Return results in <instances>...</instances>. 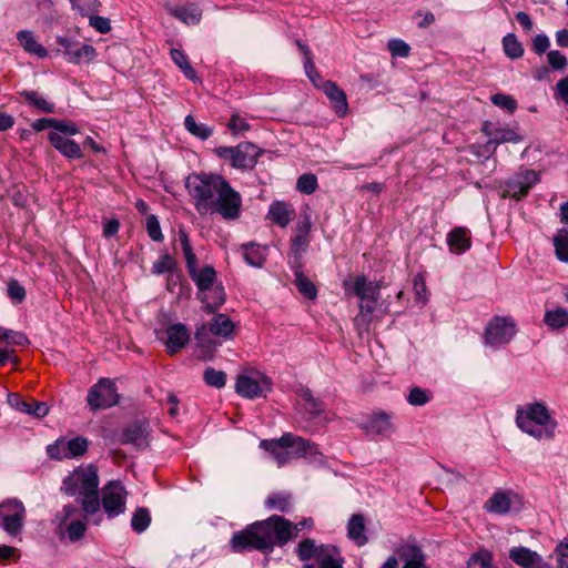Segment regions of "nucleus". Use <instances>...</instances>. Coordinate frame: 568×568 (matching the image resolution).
I'll return each instance as SVG.
<instances>
[{
    "label": "nucleus",
    "mask_w": 568,
    "mask_h": 568,
    "mask_svg": "<svg viewBox=\"0 0 568 568\" xmlns=\"http://www.w3.org/2000/svg\"><path fill=\"white\" fill-rule=\"evenodd\" d=\"M399 556L404 560L403 568H428L425 565V554L416 545H404L399 550Z\"/></svg>",
    "instance_id": "32"
},
{
    "label": "nucleus",
    "mask_w": 568,
    "mask_h": 568,
    "mask_svg": "<svg viewBox=\"0 0 568 568\" xmlns=\"http://www.w3.org/2000/svg\"><path fill=\"white\" fill-rule=\"evenodd\" d=\"M296 189L303 194H312L317 189V179L314 174H303L297 179Z\"/></svg>",
    "instance_id": "55"
},
{
    "label": "nucleus",
    "mask_w": 568,
    "mask_h": 568,
    "mask_svg": "<svg viewBox=\"0 0 568 568\" xmlns=\"http://www.w3.org/2000/svg\"><path fill=\"white\" fill-rule=\"evenodd\" d=\"M296 552L302 561L314 559L320 568H343V559L334 546H317L313 539H305L298 544Z\"/></svg>",
    "instance_id": "6"
},
{
    "label": "nucleus",
    "mask_w": 568,
    "mask_h": 568,
    "mask_svg": "<svg viewBox=\"0 0 568 568\" xmlns=\"http://www.w3.org/2000/svg\"><path fill=\"white\" fill-rule=\"evenodd\" d=\"M509 558L521 568H547L541 556L526 547L511 548Z\"/></svg>",
    "instance_id": "24"
},
{
    "label": "nucleus",
    "mask_w": 568,
    "mask_h": 568,
    "mask_svg": "<svg viewBox=\"0 0 568 568\" xmlns=\"http://www.w3.org/2000/svg\"><path fill=\"white\" fill-rule=\"evenodd\" d=\"M8 295L12 301L21 303L26 298V290L18 281L11 280L8 284Z\"/></svg>",
    "instance_id": "63"
},
{
    "label": "nucleus",
    "mask_w": 568,
    "mask_h": 568,
    "mask_svg": "<svg viewBox=\"0 0 568 568\" xmlns=\"http://www.w3.org/2000/svg\"><path fill=\"white\" fill-rule=\"evenodd\" d=\"M0 519L2 528L10 536H18L26 519V508L22 501L10 498L0 504Z\"/></svg>",
    "instance_id": "13"
},
{
    "label": "nucleus",
    "mask_w": 568,
    "mask_h": 568,
    "mask_svg": "<svg viewBox=\"0 0 568 568\" xmlns=\"http://www.w3.org/2000/svg\"><path fill=\"white\" fill-rule=\"evenodd\" d=\"M295 284L298 292L308 300H314L317 296V290L314 283L306 277L302 272H295Z\"/></svg>",
    "instance_id": "46"
},
{
    "label": "nucleus",
    "mask_w": 568,
    "mask_h": 568,
    "mask_svg": "<svg viewBox=\"0 0 568 568\" xmlns=\"http://www.w3.org/2000/svg\"><path fill=\"white\" fill-rule=\"evenodd\" d=\"M365 520L362 515H353L347 524V536L357 546H364L367 542L365 535Z\"/></svg>",
    "instance_id": "34"
},
{
    "label": "nucleus",
    "mask_w": 568,
    "mask_h": 568,
    "mask_svg": "<svg viewBox=\"0 0 568 568\" xmlns=\"http://www.w3.org/2000/svg\"><path fill=\"white\" fill-rule=\"evenodd\" d=\"M178 241L181 245V248H182V252H183V255L185 258L187 273L190 274L193 271H195L196 268H199V266H197V258H196L195 253L193 252V247L191 245L189 235L186 234V232L184 230L179 231Z\"/></svg>",
    "instance_id": "37"
},
{
    "label": "nucleus",
    "mask_w": 568,
    "mask_h": 568,
    "mask_svg": "<svg viewBox=\"0 0 568 568\" xmlns=\"http://www.w3.org/2000/svg\"><path fill=\"white\" fill-rule=\"evenodd\" d=\"M516 334V325L510 317L495 316L485 329V344L497 348L508 344Z\"/></svg>",
    "instance_id": "12"
},
{
    "label": "nucleus",
    "mask_w": 568,
    "mask_h": 568,
    "mask_svg": "<svg viewBox=\"0 0 568 568\" xmlns=\"http://www.w3.org/2000/svg\"><path fill=\"white\" fill-rule=\"evenodd\" d=\"M0 338L10 345H26L28 338L23 333L0 328Z\"/></svg>",
    "instance_id": "59"
},
{
    "label": "nucleus",
    "mask_w": 568,
    "mask_h": 568,
    "mask_svg": "<svg viewBox=\"0 0 568 568\" xmlns=\"http://www.w3.org/2000/svg\"><path fill=\"white\" fill-rule=\"evenodd\" d=\"M88 404L93 409H105L119 402L115 383L109 378H101L88 393Z\"/></svg>",
    "instance_id": "14"
},
{
    "label": "nucleus",
    "mask_w": 568,
    "mask_h": 568,
    "mask_svg": "<svg viewBox=\"0 0 568 568\" xmlns=\"http://www.w3.org/2000/svg\"><path fill=\"white\" fill-rule=\"evenodd\" d=\"M447 245L454 254L460 255L471 246L470 231L465 226L454 227L447 234Z\"/></svg>",
    "instance_id": "25"
},
{
    "label": "nucleus",
    "mask_w": 568,
    "mask_h": 568,
    "mask_svg": "<svg viewBox=\"0 0 568 568\" xmlns=\"http://www.w3.org/2000/svg\"><path fill=\"white\" fill-rule=\"evenodd\" d=\"M151 524V515L148 508L140 507L138 508L131 518V527L132 529L141 534L145 531Z\"/></svg>",
    "instance_id": "43"
},
{
    "label": "nucleus",
    "mask_w": 568,
    "mask_h": 568,
    "mask_svg": "<svg viewBox=\"0 0 568 568\" xmlns=\"http://www.w3.org/2000/svg\"><path fill=\"white\" fill-rule=\"evenodd\" d=\"M148 427L142 423H133L129 425L122 433V442L133 444L136 447H144L146 443Z\"/></svg>",
    "instance_id": "33"
},
{
    "label": "nucleus",
    "mask_w": 568,
    "mask_h": 568,
    "mask_svg": "<svg viewBox=\"0 0 568 568\" xmlns=\"http://www.w3.org/2000/svg\"><path fill=\"white\" fill-rule=\"evenodd\" d=\"M22 95L24 97V99L31 105H33L38 110H40L42 112H47V113H53L54 112V104L49 102V101H47V99H44L38 92H36V91H24L22 93Z\"/></svg>",
    "instance_id": "48"
},
{
    "label": "nucleus",
    "mask_w": 568,
    "mask_h": 568,
    "mask_svg": "<svg viewBox=\"0 0 568 568\" xmlns=\"http://www.w3.org/2000/svg\"><path fill=\"white\" fill-rule=\"evenodd\" d=\"M557 257L560 261L568 262V231L561 230L554 239Z\"/></svg>",
    "instance_id": "52"
},
{
    "label": "nucleus",
    "mask_w": 568,
    "mask_h": 568,
    "mask_svg": "<svg viewBox=\"0 0 568 568\" xmlns=\"http://www.w3.org/2000/svg\"><path fill=\"white\" fill-rule=\"evenodd\" d=\"M204 382L212 387L222 388L226 383V374L223 371H216L213 367H209L203 374Z\"/></svg>",
    "instance_id": "51"
},
{
    "label": "nucleus",
    "mask_w": 568,
    "mask_h": 568,
    "mask_svg": "<svg viewBox=\"0 0 568 568\" xmlns=\"http://www.w3.org/2000/svg\"><path fill=\"white\" fill-rule=\"evenodd\" d=\"M48 138L52 146L68 160H78L83 158L81 146L70 138L55 132H50Z\"/></svg>",
    "instance_id": "22"
},
{
    "label": "nucleus",
    "mask_w": 568,
    "mask_h": 568,
    "mask_svg": "<svg viewBox=\"0 0 568 568\" xmlns=\"http://www.w3.org/2000/svg\"><path fill=\"white\" fill-rule=\"evenodd\" d=\"M295 214L291 204L274 201L268 209L267 219L281 227H286Z\"/></svg>",
    "instance_id": "27"
},
{
    "label": "nucleus",
    "mask_w": 568,
    "mask_h": 568,
    "mask_svg": "<svg viewBox=\"0 0 568 568\" xmlns=\"http://www.w3.org/2000/svg\"><path fill=\"white\" fill-rule=\"evenodd\" d=\"M165 347L169 354L180 352L189 342L190 333L182 323L171 324L165 332Z\"/></svg>",
    "instance_id": "23"
},
{
    "label": "nucleus",
    "mask_w": 568,
    "mask_h": 568,
    "mask_svg": "<svg viewBox=\"0 0 568 568\" xmlns=\"http://www.w3.org/2000/svg\"><path fill=\"white\" fill-rule=\"evenodd\" d=\"M197 288V298L207 312L213 313L221 307L226 298L224 287L217 283L216 271L211 265L199 267L189 274Z\"/></svg>",
    "instance_id": "4"
},
{
    "label": "nucleus",
    "mask_w": 568,
    "mask_h": 568,
    "mask_svg": "<svg viewBox=\"0 0 568 568\" xmlns=\"http://www.w3.org/2000/svg\"><path fill=\"white\" fill-rule=\"evenodd\" d=\"M234 328L235 324L231 318L223 313H219L212 317L207 325H202V327L196 331L195 337L200 345L204 344L207 333L224 339H230L233 336Z\"/></svg>",
    "instance_id": "17"
},
{
    "label": "nucleus",
    "mask_w": 568,
    "mask_h": 568,
    "mask_svg": "<svg viewBox=\"0 0 568 568\" xmlns=\"http://www.w3.org/2000/svg\"><path fill=\"white\" fill-rule=\"evenodd\" d=\"M99 476L93 465L80 466L63 480L67 495L79 496L84 514L90 517L99 513Z\"/></svg>",
    "instance_id": "2"
},
{
    "label": "nucleus",
    "mask_w": 568,
    "mask_h": 568,
    "mask_svg": "<svg viewBox=\"0 0 568 568\" xmlns=\"http://www.w3.org/2000/svg\"><path fill=\"white\" fill-rule=\"evenodd\" d=\"M510 494L506 491H497L485 504V508L489 513L504 515L511 509Z\"/></svg>",
    "instance_id": "35"
},
{
    "label": "nucleus",
    "mask_w": 568,
    "mask_h": 568,
    "mask_svg": "<svg viewBox=\"0 0 568 568\" xmlns=\"http://www.w3.org/2000/svg\"><path fill=\"white\" fill-rule=\"evenodd\" d=\"M388 50L393 57L405 58L409 54V45L399 39H392L388 41Z\"/></svg>",
    "instance_id": "62"
},
{
    "label": "nucleus",
    "mask_w": 568,
    "mask_h": 568,
    "mask_svg": "<svg viewBox=\"0 0 568 568\" xmlns=\"http://www.w3.org/2000/svg\"><path fill=\"white\" fill-rule=\"evenodd\" d=\"M18 409L38 418L44 417L49 412V408L45 403L34 400L30 403L21 402L18 405Z\"/></svg>",
    "instance_id": "49"
},
{
    "label": "nucleus",
    "mask_w": 568,
    "mask_h": 568,
    "mask_svg": "<svg viewBox=\"0 0 568 568\" xmlns=\"http://www.w3.org/2000/svg\"><path fill=\"white\" fill-rule=\"evenodd\" d=\"M271 390V378L260 371L246 369L236 377L235 392L246 399L266 397Z\"/></svg>",
    "instance_id": "7"
},
{
    "label": "nucleus",
    "mask_w": 568,
    "mask_h": 568,
    "mask_svg": "<svg viewBox=\"0 0 568 568\" xmlns=\"http://www.w3.org/2000/svg\"><path fill=\"white\" fill-rule=\"evenodd\" d=\"M313 525L312 518H305L293 525L284 517L273 515L265 520L255 521L245 529L234 532L230 539V548L233 552L272 551L275 546H284L300 530L312 528Z\"/></svg>",
    "instance_id": "1"
},
{
    "label": "nucleus",
    "mask_w": 568,
    "mask_h": 568,
    "mask_svg": "<svg viewBox=\"0 0 568 568\" xmlns=\"http://www.w3.org/2000/svg\"><path fill=\"white\" fill-rule=\"evenodd\" d=\"M100 495V507H102L109 519L125 513L128 491L121 481H109L102 487Z\"/></svg>",
    "instance_id": "9"
},
{
    "label": "nucleus",
    "mask_w": 568,
    "mask_h": 568,
    "mask_svg": "<svg viewBox=\"0 0 568 568\" xmlns=\"http://www.w3.org/2000/svg\"><path fill=\"white\" fill-rule=\"evenodd\" d=\"M265 506L268 509L286 513L291 508V496L282 493L272 494L266 498Z\"/></svg>",
    "instance_id": "47"
},
{
    "label": "nucleus",
    "mask_w": 568,
    "mask_h": 568,
    "mask_svg": "<svg viewBox=\"0 0 568 568\" xmlns=\"http://www.w3.org/2000/svg\"><path fill=\"white\" fill-rule=\"evenodd\" d=\"M243 258L245 262L254 267H262L266 260V248L255 244L247 243L242 245Z\"/></svg>",
    "instance_id": "36"
},
{
    "label": "nucleus",
    "mask_w": 568,
    "mask_h": 568,
    "mask_svg": "<svg viewBox=\"0 0 568 568\" xmlns=\"http://www.w3.org/2000/svg\"><path fill=\"white\" fill-rule=\"evenodd\" d=\"M545 324L551 329H560L568 326V311L558 307L555 310H548L544 315Z\"/></svg>",
    "instance_id": "38"
},
{
    "label": "nucleus",
    "mask_w": 568,
    "mask_h": 568,
    "mask_svg": "<svg viewBox=\"0 0 568 568\" xmlns=\"http://www.w3.org/2000/svg\"><path fill=\"white\" fill-rule=\"evenodd\" d=\"M490 100L496 106H499L510 113H513L518 106L517 101L511 95L505 93H496Z\"/></svg>",
    "instance_id": "57"
},
{
    "label": "nucleus",
    "mask_w": 568,
    "mask_h": 568,
    "mask_svg": "<svg viewBox=\"0 0 568 568\" xmlns=\"http://www.w3.org/2000/svg\"><path fill=\"white\" fill-rule=\"evenodd\" d=\"M308 235L303 233H297L292 239L291 244V251L294 254L295 257H298L302 255L303 252H305L307 245H308Z\"/></svg>",
    "instance_id": "61"
},
{
    "label": "nucleus",
    "mask_w": 568,
    "mask_h": 568,
    "mask_svg": "<svg viewBox=\"0 0 568 568\" xmlns=\"http://www.w3.org/2000/svg\"><path fill=\"white\" fill-rule=\"evenodd\" d=\"M17 40L23 50L29 54L36 55L40 59H44L49 54L48 50L38 42L33 32L30 30H20L17 33Z\"/></svg>",
    "instance_id": "31"
},
{
    "label": "nucleus",
    "mask_w": 568,
    "mask_h": 568,
    "mask_svg": "<svg viewBox=\"0 0 568 568\" xmlns=\"http://www.w3.org/2000/svg\"><path fill=\"white\" fill-rule=\"evenodd\" d=\"M555 97L568 104V75L557 82Z\"/></svg>",
    "instance_id": "64"
},
{
    "label": "nucleus",
    "mask_w": 568,
    "mask_h": 568,
    "mask_svg": "<svg viewBox=\"0 0 568 568\" xmlns=\"http://www.w3.org/2000/svg\"><path fill=\"white\" fill-rule=\"evenodd\" d=\"M170 13L185 24L194 26L201 21L202 10L195 3L169 8Z\"/></svg>",
    "instance_id": "30"
},
{
    "label": "nucleus",
    "mask_w": 568,
    "mask_h": 568,
    "mask_svg": "<svg viewBox=\"0 0 568 568\" xmlns=\"http://www.w3.org/2000/svg\"><path fill=\"white\" fill-rule=\"evenodd\" d=\"M175 260L169 254H163L153 263L152 273L156 275L172 273L175 270Z\"/></svg>",
    "instance_id": "50"
},
{
    "label": "nucleus",
    "mask_w": 568,
    "mask_h": 568,
    "mask_svg": "<svg viewBox=\"0 0 568 568\" xmlns=\"http://www.w3.org/2000/svg\"><path fill=\"white\" fill-rule=\"evenodd\" d=\"M214 152L236 169H252L258 158V149L251 142H242L235 146H219Z\"/></svg>",
    "instance_id": "10"
},
{
    "label": "nucleus",
    "mask_w": 568,
    "mask_h": 568,
    "mask_svg": "<svg viewBox=\"0 0 568 568\" xmlns=\"http://www.w3.org/2000/svg\"><path fill=\"white\" fill-rule=\"evenodd\" d=\"M210 205L209 213L220 214L224 220H236L240 217L242 207L241 194L235 191L223 178V185L219 186V192Z\"/></svg>",
    "instance_id": "8"
},
{
    "label": "nucleus",
    "mask_w": 568,
    "mask_h": 568,
    "mask_svg": "<svg viewBox=\"0 0 568 568\" xmlns=\"http://www.w3.org/2000/svg\"><path fill=\"white\" fill-rule=\"evenodd\" d=\"M516 425L537 439H549L555 435L557 422L542 403H529L516 412Z\"/></svg>",
    "instance_id": "3"
},
{
    "label": "nucleus",
    "mask_w": 568,
    "mask_h": 568,
    "mask_svg": "<svg viewBox=\"0 0 568 568\" xmlns=\"http://www.w3.org/2000/svg\"><path fill=\"white\" fill-rule=\"evenodd\" d=\"M366 428L369 433L389 436L394 432L392 415L385 412H375L369 417Z\"/></svg>",
    "instance_id": "28"
},
{
    "label": "nucleus",
    "mask_w": 568,
    "mask_h": 568,
    "mask_svg": "<svg viewBox=\"0 0 568 568\" xmlns=\"http://www.w3.org/2000/svg\"><path fill=\"white\" fill-rule=\"evenodd\" d=\"M222 185L223 176L219 174L193 173L185 181L189 194L194 200V206L200 214L209 213L219 186Z\"/></svg>",
    "instance_id": "5"
},
{
    "label": "nucleus",
    "mask_w": 568,
    "mask_h": 568,
    "mask_svg": "<svg viewBox=\"0 0 568 568\" xmlns=\"http://www.w3.org/2000/svg\"><path fill=\"white\" fill-rule=\"evenodd\" d=\"M413 287L416 302L423 305L426 304L428 301V291L426 287L425 277L420 273L415 275L413 280Z\"/></svg>",
    "instance_id": "54"
},
{
    "label": "nucleus",
    "mask_w": 568,
    "mask_h": 568,
    "mask_svg": "<svg viewBox=\"0 0 568 568\" xmlns=\"http://www.w3.org/2000/svg\"><path fill=\"white\" fill-rule=\"evenodd\" d=\"M78 509L72 505H65L60 515L57 516L59 527L65 529V534L71 541H77L84 536L87 530L85 523L81 519H72Z\"/></svg>",
    "instance_id": "19"
},
{
    "label": "nucleus",
    "mask_w": 568,
    "mask_h": 568,
    "mask_svg": "<svg viewBox=\"0 0 568 568\" xmlns=\"http://www.w3.org/2000/svg\"><path fill=\"white\" fill-rule=\"evenodd\" d=\"M171 58L173 60V62L181 69V71L183 72V74L192 80V81H195L196 80V72L195 70L191 67L190 62H189V59H187V55L179 50V49H171Z\"/></svg>",
    "instance_id": "40"
},
{
    "label": "nucleus",
    "mask_w": 568,
    "mask_h": 568,
    "mask_svg": "<svg viewBox=\"0 0 568 568\" xmlns=\"http://www.w3.org/2000/svg\"><path fill=\"white\" fill-rule=\"evenodd\" d=\"M344 288L346 292L352 290L362 301L376 303L379 298L381 284L369 282L365 276H357L354 281H345Z\"/></svg>",
    "instance_id": "20"
},
{
    "label": "nucleus",
    "mask_w": 568,
    "mask_h": 568,
    "mask_svg": "<svg viewBox=\"0 0 568 568\" xmlns=\"http://www.w3.org/2000/svg\"><path fill=\"white\" fill-rule=\"evenodd\" d=\"M260 447L268 452L280 467L287 464L293 457L291 452L282 442V437L278 439H263L260 443Z\"/></svg>",
    "instance_id": "29"
},
{
    "label": "nucleus",
    "mask_w": 568,
    "mask_h": 568,
    "mask_svg": "<svg viewBox=\"0 0 568 568\" xmlns=\"http://www.w3.org/2000/svg\"><path fill=\"white\" fill-rule=\"evenodd\" d=\"M321 88L332 101L336 114L338 116H344L348 110L346 94L332 81H324Z\"/></svg>",
    "instance_id": "26"
},
{
    "label": "nucleus",
    "mask_w": 568,
    "mask_h": 568,
    "mask_svg": "<svg viewBox=\"0 0 568 568\" xmlns=\"http://www.w3.org/2000/svg\"><path fill=\"white\" fill-rule=\"evenodd\" d=\"M297 47L303 52L304 55V70L307 78L312 81V83L315 87H320L318 81H321V77L315 69L310 49L300 41H297Z\"/></svg>",
    "instance_id": "41"
},
{
    "label": "nucleus",
    "mask_w": 568,
    "mask_h": 568,
    "mask_svg": "<svg viewBox=\"0 0 568 568\" xmlns=\"http://www.w3.org/2000/svg\"><path fill=\"white\" fill-rule=\"evenodd\" d=\"M227 128L233 134L243 133L250 130L247 118L239 112H234L227 123Z\"/></svg>",
    "instance_id": "56"
},
{
    "label": "nucleus",
    "mask_w": 568,
    "mask_h": 568,
    "mask_svg": "<svg viewBox=\"0 0 568 568\" xmlns=\"http://www.w3.org/2000/svg\"><path fill=\"white\" fill-rule=\"evenodd\" d=\"M57 43L61 47L63 57L69 63H89L97 58V50L91 44L81 43L67 37H58Z\"/></svg>",
    "instance_id": "15"
},
{
    "label": "nucleus",
    "mask_w": 568,
    "mask_h": 568,
    "mask_svg": "<svg viewBox=\"0 0 568 568\" xmlns=\"http://www.w3.org/2000/svg\"><path fill=\"white\" fill-rule=\"evenodd\" d=\"M297 395L305 412L311 416H317L323 412L322 403L313 396L308 388H301Z\"/></svg>",
    "instance_id": "39"
},
{
    "label": "nucleus",
    "mask_w": 568,
    "mask_h": 568,
    "mask_svg": "<svg viewBox=\"0 0 568 568\" xmlns=\"http://www.w3.org/2000/svg\"><path fill=\"white\" fill-rule=\"evenodd\" d=\"M505 54L510 59H518L524 54L523 44L514 33H508L503 39Z\"/></svg>",
    "instance_id": "44"
},
{
    "label": "nucleus",
    "mask_w": 568,
    "mask_h": 568,
    "mask_svg": "<svg viewBox=\"0 0 568 568\" xmlns=\"http://www.w3.org/2000/svg\"><path fill=\"white\" fill-rule=\"evenodd\" d=\"M547 61L551 69L564 71L568 67V59L558 50H550L547 53Z\"/></svg>",
    "instance_id": "58"
},
{
    "label": "nucleus",
    "mask_w": 568,
    "mask_h": 568,
    "mask_svg": "<svg viewBox=\"0 0 568 568\" xmlns=\"http://www.w3.org/2000/svg\"><path fill=\"white\" fill-rule=\"evenodd\" d=\"M467 568H495L491 552L481 549L473 554L467 560Z\"/></svg>",
    "instance_id": "45"
},
{
    "label": "nucleus",
    "mask_w": 568,
    "mask_h": 568,
    "mask_svg": "<svg viewBox=\"0 0 568 568\" xmlns=\"http://www.w3.org/2000/svg\"><path fill=\"white\" fill-rule=\"evenodd\" d=\"M89 440L82 436H75L71 439L65 437L58 438L54 443L47 446V455L54 460L72 459L87 453Z\"/></svg>",
    "instance_id": "11"
},
{
    "label": "nucleus",
    "mask_w": 568,
    "mask_h": 568,
    "mask_svg": "<svg viewBox=\"0 0 568 568\" xmlns=\"http://www.w3.org/2000/svg\"><path fill=\"white\" fill-rule=\"evenodd\" d=\"M432 398L430 392L420 387H413L407 395V402L413 406H424Z\"/></svg>",
    "instance_id": "53"
},
{
    "label": "nucleus",
    "mask_w": 568,
    "mask_h": 568,
    "mask_svg": "<svg viewBox=\"0 0 568 568\" xmlns=\"http://www.w3.org/2000/svg\"><path fill=\"white\" fill-rule=\"evenodd\" d=\"M538 182V174L534 170H526L509 179L503 191V197L520 199Z\"/></svg>",
    "instance_id": "18"
},
{
    "label": "nucleus",
    "mask_w": 568,
    "mask_h": 568,
    "mask_svg": "<svg viewBox=\"0 0 568 568\" xmlns=\"http://www.w3.org/2000/svg\"><path fill=\"white\" fill-rule=\"evenodd\" d=\"M282 442L291 452L293 457H303L314 464H324V456L316 444L291 433L284 434L282 436Z\"/></svg>",
    "instance_id": "16"
},
{
    "label": "nucleus",
    "mask_w": 568,
    "mask_h": 568,
    "mask_svg": "<svg viewBox=\"0 0 568 568\" xmlns=\"http://www.w3.org/2000/svg\"><path fill=\"white\" fill-rule=\"evenodd\" d=\"M483 132L488 136L486 143L487 151H495L496 146L501 143H517L523 140L518 132L509 126L490 128L488 123L484 124Z\"/></svg>",
    "instance_id": "21"
},
{
    "label": "nucleus",
    "mask_w": 568,
    "mask_h": 568,
    "mask_svg": "<svg viewBox=\"0 0 568 568\" xmlns=\"http://www.w3.org/2000/svg\"><path fill=\"white\" fill-rule=\"evenodd\" d=\"M146 232L155 242H161L163 240L160 222L155 215H149L146 217Z\"/></svg>",
    "instance_id": "60"
},
{
    "label": "nucleus",
    "mask_w": 568,
    "mask_h": 568,
    "mask_svg": "<svg viewBox=\"0 0 568 568\" xmlns=\"http://www.w3.org/2000/svg\"><path fill=\"white\" fill-rule=\"evenodd\" d=\"M184 126L192 135L201 140L209 139L213 133V129L204 123H197L192 115H186Z\"/></svg>",
    "instance_id": "42"
}]
</instances>
